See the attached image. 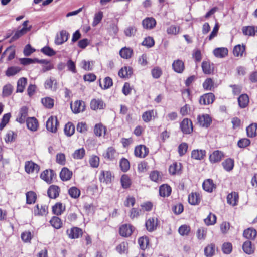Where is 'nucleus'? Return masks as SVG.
<instances>
[{
	"instance_id": "obj_28",
	"label": "nucleus",
	"mask_w": 257,
	"mask_h": 257,
	"mask_svg": "<svg viewBox=\"0 0 257 257\" xmlns=\"http://www.w3.org/2000/svg\"><path fill=\"white\" fill-rule=\"evenodd\" d=\"M28 115V109L26 107H22L19 112V116L17 118L16 120L20 123H24Z\"/></svg>"
},
{
	"instance_id": "obj_38",
	"label": "nucleus",
	"mask_w": 257,
	"mask_h": 257,
	"mask_svg": "<svg viewBox=\"0 0 257 257\" xmlns=\"http://www.w3.org/2000/svg\"><path fill=\"white\" fill-rule=\"evenodd\" d=\"M201 67L203 73L206 74H210L213 72V67H211L210 63L208 61H203Z\"/></svg>"
},
{
	"instance_id": "obj_12",
	"label": "nucleus",
	"mask_w": 257,
	"mask_h": 257,
	"mask_svg": "<svg viewBox=\"0 0 257 257\" xmlns=\"http://www.w3.org/2000/svg\"><path fill=\"white\" fill-rule=\"evenodd\" d=\"M142 24L144 29L150 30L155 27L156 21L153 17H147L142 21Z\"/></svg>"
},
{
	"instance_id": "obj_6",
	"label": "nucleus",
	"mask_w": 257,
	"mask_h": 257,
	"mask_svg": "<svg viewBox=\"0 0 257 257\" xmlns=\"http://www.w3.org/2000/svg\"><path fill=\"white\" fill-rule=\"evenodd\" d=\"M134 227L131 224H123L119 228V234L121 236L128 237L132 234Z\"/></svg>"
},
{
	"instance_id": "obj_39",
	"label": "nucleus",
	"mask_w": 257,
	"mask_h": 257,
	"mask_svg": "<svg viewBox=\"0 0 257 257\" xmlns=\"http://www.w3.org/2000/svg\"><path fill=\"white\" fill-rule=\"evenodd\" d=\"M149 243V239L146 236L140 237L138 239V244L142 250H144L147 247Z\"/></svg>"
},
{
	"instance_id": "obj_9",
	"label": "nucleus",
	"mask_w": 257,
	"mask_h": 257,
	"mask_svg": "<svg viewBox=\"0 0 257 257\" xmlns=\"http://www.w3.org/2000/svg\"><path fill=\"white\" fill-rule=\"evenodd\" d=\"M69 36V34L66 30H61L60 32V35L59 36L57 35L55 37V44L58 45L62 44L65 42L67 41Z\"/></svg>"
},
{
	"instance_id": "obj_1",
	"label": "nucleus",
	"mask_w": 257,
	"mask_h": 257,
	"mask_svg": "<svg viewBox=\"0 0 257 257\" xmlns=\"http://www.w3.org/2000/svg\"><path fill=\"white\" fill-rule=\"evenodd\" d=\"M180 128L183 134H190L193 130L191 120L188 118H184L180 123Z\"/></svg>"
},
{
	"instance_id": "obj_60",
	"label": "nucleus",
	"mask_w": 257,
	"mask_h": 257,
	"mask_svg": "<svg viewBox=\"0 0 257 257\" xmlns=\"http://www.w3.org/2000/svg\"><path fill=\"white\" fill-rule=\"evenodd\" d=\"M13 86L10 84L5 85L3 88V96L4 97H8L13 92Z\"/></svg>"
},
{
	"instance_id": "obj_54",
	"label": "nucleus",
	"mask_w": 257,
	"mask_h": 257,
	"mask_svg": "<svg viewBox=\"0 0 257 257\" xmlns=\"http://www.w3.org/2000/svg\"><path fill=\"white\" fill-rule=\"evenodd\" d=\"M50 222L52 226L56 229L61 228L62 224L61 219L57 216L53 217L50 220Z\"/></svg>"
},
{
	"instance_id": "obj_44",
	"label": "nucleus",
	"mask_w": 257,
	"mask_h": 257,
	"mask_svg": "<svg viewBox=\"0 0 257 257\" xmlns=\"http://www.w3.org/2000/svg\"><path fill=\"white\" fill-rule=\"evenodd\" d=\"M20 70L21 68L17 66L9 67L6 71V75L8 77L14 76L19 73Z\"/></svg>"
},
{
	"instance_id": "obj_46",
	"label": "nucleus",
	"mask_w": 257,
	"mask_h": 257,
	"mask_svg": "<svg viewBox=\"0 0 257 257\" xmlns=\"http://www.w3.org/2000/svg\"><path fill=\"white\" fill-rule=\"evenodd\" d=\"M26 203L28 204L34 203L36 200V194L33 191H29L26 193Z\"/></svg>"
},
{
	"instance_id": "obj_41",
	"label": "nucleus",
	"mask_w": 257,
	"mask_h": 257,
	"mask_svg": "<svg viewBox=\"0 0 257 257\" xmlns=\"http://www.w3.org/2000/svg\"><path fill=\"white\" fill-rule=\"evenodd\" d=\"M215 245L211 243L204 248V255L206 257H212L214 254Z\"/></svg>"
},
{
	"instance_id": "obj_52",
	"label": "nucleus",
	"mask_w": 257,
	"mask_h": 257,
	"mask_svg": "<svg viewBox=\"0 0 257 257\" xmlns=\"http://www.w3.org/2000/svg\"><path fill=\"white\" fill-rule=\"evenodd\" d=\"M149 177L150 179L154 182H159L162 180L160 172L157 170L151 172Z\"/></svg>"
},
{
	"instance_id": "obj_2",
	"label": "nucleus",
	"mask_w": 257,
	"mask_h": 257,
	"mask_svg": "<svg viewBox=\"0 0 257 257\" xmlns=\"http://www.w3.org/2000/svg\"><path fill=\"white\" fill-rule=\"evenodd\" d=\"M56 177V174L52 169H46L43 171L40 175V178L48 184L52 183Z\"/></svg>"
},
{
	"instance_id": "obj_10",
	"label": "nucleus",
	"mask_w": 257,
	"mask_h": 257,
	"mask_svg": "<svg viewBox=\"0 0 257 257\" xmlns=\"http://www.w3.org/2000/svg\"><path fill=\"white\" fill-rule=\"evenodd\" d=\"M25 170L28 174L33 173L35 171L38 173L40 170V166L32 161H26L25 164Z\"/></svg>"
},
{
	"instance_id": "obj_15",
	"label": "nucleus",
	"mask_w": 257,
	"mask_h": 257,
	"mask_svg": "<svg viewBox=\"0 0 257 257\" xmlns=\"http://www.w3.org/2000/svg\"><path fill=\"white\" fill-rule=\"evenodd\" d=\"M158 219L154 217L149 218L146 220L145 226L147 230L149 232H152L156 229L158 225Z\"/></svg>"
},
{
	"instance_id": "obj_24",
	"label": "nucleus",
	"mask_w": 257,
	"mask_h": 257,
	"mask_svg": "<svg viewBox=\"0 0 257 257\" xmlns=\"http://www.w3.org/2000/svg\"><path fill=\"white\" fill-rule=\"evenodd\" d=\"M172 189L167 184H163L159 187V194L161 196L168 197L171 194Z\"/></svg>"
},
{
	"instance_id": "obj_8",
	"label": "nucleus",
	"mask_w": 257,
	"mask_h": 257,
	"mask_svg": "<svg viewBox=\"0 0 257 257\" xmlns=\"http://www.w3.org/2000/svg\"><path fill=\"white\" fill-rule=\"evenodd\" d=\"M197 120L200 125L206 128L208 127L212 122L211 118L208 114L198 116Z\"/></svg>"
},
{
	"instance_id": "obj_61",
	"label": "nucleus",
	"mask_w": 257,
	"mask_h": 257,
	"mask_svg": "<svg viewBox=\"0 0 257 257\" xmlns=\"http://www.w3.org/2000/svg\"><path fill=\"white\" fill-rule=\"evenodd\" d=\"M94 132L96 136L100 137L103 133H105V127L101 124H97L95 125Z\"/></svg>"
},
{
	"instance_id": "obj_63",
	"label": "nucleus",
	"mask_w": 257,
	"mask_h": 257,
	"mask_svg": "<svg viewBox=\"0 0 257 257\" xmlns=\"http://www.w3.org/2000/svg\"><path fill=\"white\" fill-rule=\"evenodd\" d=\"M250 144V140L247 138H242L238 140L237 146L240 148H245Z\"/></svg>"
},
{
	"instance_id": "obj_56",
	"label": "nucleus",
	"mask_w": 257,
	"mask_h": 257,
	"mask_svg": "<svg viewBox=\"0 0 257 257\" xmlns=\"http://www.w3.org/2000/svg\"><path fill=\"white\" fill-rule=\"evenodd\" d=\"M69 195L73 198H77L80 195V191L76 187H72L68 190Z\"/></svg>"
},
{
	"instance_id": "obj_4",
	"label": "nucleus",
	"mask_w": 257,
	"mask_h": 257,
	"mask_svg": "<svg viewBox=\"0 0 257 257\" xmlns=\"http://www.w3.org/2000/svg\"><path fill=\"white\" fill-rule=\"evenodd\" d=\"M149 149L145 145H140L135 147L134 154L136 157L145 158L149 153Z\"/></svg>"
},
{
	"instance_id": "obj_5",
	"label": "nucleus",
	"mask_w": 257,
	"mask_h": 257,
	"mask_svg": "<svg viewBox=\"0 0 257 257\" xmlns=\"http://www.w3.org/2000/svg\"><path fill=\"white\" fill-rule=\"evenodd\" d=\"M215 96L212 93H207L200 96L199 103L201 105H209L213 102Z\"/></svg>"
},
{
	"instance_id": "obj_25",
	"label": "nucleus",
	"mask_w": 257,
	"mask_h": 257,
	"mask_svg": "<svg viewBox=\"0 0 257 257\" xmlns=\"http://www.w3.org/2000/svg\"><path fill=\"white\" fill-rule=\"evenodd\" d=\"M247 136L249 138H253L257 136V123H252L246 128Z\"/></svg>"
},
{
	"instance_id": "obj_7",
	"label": "nucleus",
	"mask_w": 257,
	"mask_h": 257,
	"mask_svg": "<svg viewBox=\"0 0 257 257\" xmlns=\"http://www.w3.org/2000/svg\"><path fill=\"white\" fill-rule=\"evenodd\" d=\"M66 233L69 238L71 239H76L79 238L83 234L82 230L78 227H74L70 230L67 229Z\"/></svg>"
},
{
	"instance_id": "obj_30",
	"label": "nucleus",
	"mask_w": 257,
	"mask_h": 257,
	"mask_svg": "<svg viewBox=\"0 0 257 257\" xmlns=\"http://www.w3.org/2000/svg\"><path fill=\"white\" fill-rule=\"evenodd\" d=\"M245 46L243 44L242 45L238 44L236 45L233 50V53L236 57L242 56L243 53H245Z\"/></svg>"
},
{
	"instance_id": "obj_29",
	"label": "nucleus",
	"mask_w": 257,
	"mask_h": 257,
	"mask_svg": "<svg viewBox=\"0 0 257 257\" xmlns=\"http://www.w3.org/2000/svg\"><path fill=\"white\" fill-rule=\"evenodd\" d=\"M228 49L224 47L217 48L213 50V54L216 57L224 58L228 54Z\"/></svg>"
},
{
	"instance_id": "obj_35",
	"label": "nucleus",
	"mask_w": 257,
	"mask_h": 257,
	"mask_svg": "<svg viewBox=\"0 0 257 257\" xmlns=\"http://www.w3.org/2000/svg\"><path fill=\"white\" fill-rule=\"evenodd\" d=\"M234 161L233 159L228 158L222 163L224 169L227 171H230L233 168Z\"/></svg>"
},
{
	"instance_id": "obj_50",
	"label": "nucleus",
	"mask_w": 257,
	"mask_h": 257,
	"mask_svg": "<svg viewBox=\"0 0 257 257\" xmlns=\"http://www.w3.org/2000/svg\"><path fill=\"white\" fill-rule=\"evenodd\" d=\"M119 166L121 170L124 172L127 171L130 167L128 160L124 158H123L120 160Z\"/></svg>"
},
{
	"instance_id": "obj_55",
	"label": "nucleus",
	"mask_w": 257,
	"mask_h": 257,
	"mask_svg": "<svg viewBox=\"0 0 257 257\" xmlns=\"http://www.w3.org/2000/svg\"><path fill=\"white\" fill-rule=\"evenodd\" d=\"M115 153V150L113 147H110L107 148L106 153L103 154V156L105 158L112 160L114 158Z\"/></svg>"
},
{
	"instance_id": "obj_3",
	"label": "nucleus",
	"mask_w": 257,
	"mask_h": 257,
	"mask_svg": "<svg viewBox=\"0 0 257 257\" xmlns=\"http://www.w3.org/2000/svg\"><path fill=\"white\" fill-rule=\"evenodd\" d=\"M59 126V122L55 116H51L47 120L46 124V128L52 133H56Z\"/></svg>"
},
{
	"instance_id": "obj_26",
	"label": "nucleus",
	"mask_w": 257,
	"mask_h": 257,
	"mask_svg": "<svg viewBox=\"0 0 257 257\" xmlns=\"http://www.w3.org/2000/svg\"><path fill=\"white\" fill-rule=\"evenodd\" d=\"M72 176V172L70 171L67 168H63L62 169L60 173V177L63 181H66L70 180Z\"/></svg>"
},
{
	"instance_id": "obj_16",
	"label": "nucleus",
	"mask_w": 257,
	"mask_h": 257,
	"mask_svg": "<svg viewBox=\"0 0 257 257\" xmlns=\"http://www.w3.org/2000/svg\"><path fill=\"white\" fill-rule=\"evenodd\" d=\"M112 174L109 171L102 170L100 172L99 180L100 182L108 184L111 183L112 180Z\"/></svg>"
},
{
	"instance_id": "obj_27",
	"label": "nucleus",
	"mask_w": 257,
	"mask_h": 257,
	"mask_svg": "<svg viewBox=\"0 0 257 257\" xmlns=\"http://www.w3.org/2000/svg\"><path fill=\"white\" fill-rule=\"evenodd\" d=\"M238 103L241 108H245L249 103V97L246 94H242L238 98Z\"/></svg>"
},
{
	"instance_id": "obj_14",
	"label": "nucleus",
	"mask_w": 257,
	"mask_h": 257,
	"mask_svg": "<svg viewBox=\"0 0 257 257\" xmlns=\"http://www.w3.org/2000/svg\"><path fill=\"white\" fill-rule=\"evenodd\" d=\"M224 157L222 152L215 150L209 156V160L211 163H215L220 162Z\"/></svg>"
},
{
	"instance_id": "obj_40",
	"label": "nucleus",
	"mask_w": 257,
	"mask_h": 257,
	"mask_svg": "<svg viewBox=\"0 0 257 257\" xmlns=\"http://www.w3.org/2000/svg\"><path fill=\"white\" fill-rule=\"evenodd\" d=\"M120 182L122 187L124 189H127L131 186V180L127 175L124 174L122 175L120 178Z\"/></svg>"
},
{
	"instance_id": "obj_58",
	"label": "nucleus",
	"mask_w": 257,
	"mask_h": 257,
	"mask_svg": "<svg viewBox=\"0 0 257 257\" xmlns=\"http://www.w3.org/2000/svg\"><path fill=\"white\" fill-rule=\"evenodd\" d=\"M190 231L189 226L184 224L179 227L178 229V232L182 236L187 235Z\"/></svg>"
},
{
	"instance_id": "obj_64",
	"label": "nucleus",
	"mask_w": 257,
	"mask_h": 257,
	"mask_svg": "<svg viewBox=\"0 0 257 257\" xmlns=\"http://www.w3.org/2000/svg\"><path fill=\"white\" fill-rule=\"evenodd\" d=\"M155 41L154 39L150 36L146 37L142 43V45L145 46L148 48H151L153 47Z\"/></svg>"
},
{
	"instance_id": "obj_23",
	"label": "nucleus",
	"mask_w": 257,
	"mask_h": 257,
	"mask_svg": "<svg viewBox=\"0 0 257 257\" xmlns=\"http://www.w3.org/2000/svg\"><path fill=\"white\" fill-rule=\"evenodd\" d=\"M238 201V194L235 192L228 194L227 196V202L228 204L234 206L237 204Z\"/></svg>"
},
{
	"instance_id": "obj_19",
	"label": "nucleus",
	"mask_w": 257,
	"mask_h": 257,
	"mask_svg": "<svg viewBox=\"0 0 257 257\" xmlns=\"http://www.w3.org/2000/svg\"><path fill=\"white\" fill-rule=\"evenodd\" d=\"M133 68L130 66H124L118 72V75L121 78L130 77L133 74Z\"/></svg>"
},
{
	"instance_id": "obj_37",
	"label": "nucleus",
	"mask_w": 257,
	"mask_h": 257,
	"mask_svg": "<svg viewBox=\"0 0 257 257\" xmlns=\"http://www.w3.org/2000/svg\"><path fill=\"white\" fill-rule=\"evenodd\" d=\"M133 50L130 48H122L119 51L120 56L124 59L130 58L133 54Z\"/></svg>"
},
{
	"instance_id": "obj_48",
	"label": "nucleus",
	"mask_w": 257,
	"mask_h": 257,
	"mask_svg": "<svg viewBox=\"0 0 257 257\" xmlns=\"http://www.w3.org/2000/svg\"><path fill=\"white\" fill-rule=\"evenodd\" d=\"M204 221L207 225H213L216 222V216L215 214L210 213L207 218L204 219Z\"/></svg>"
},
{
	"instance_id": "obj_53",
	"label": "nucleus",
	"mask_w": 257,
	"mask_h": 257,
	"mask_svg": "<svg viewBox=\"0 0 257 257\" xmlns=\"http://www.w3.org/2000/svg\"><path fill=\"white\" fill-rule=\"evenodd\" d=\"M113 85L112 79L109 77H106L104 79V86L101 84L100 79L99 80V86L103 89H107L109 88Z\"/></svg>"
},
{
	"instance_id": "obj_21",
	"label": "nucleus",
	"mask_w": 257,
	"mask_h": 257,
	"mask_svg": "<svg viewBox=\"0 0 257 257\" xmlns=\"http://www.w3.org/2000/svg\"><path fill=\"white\" fill-rule=\"evenodd\" d=\"M105 106V104L101 99H93L90 102V107L94 110L103 109Z\"/></svg>"
},
{
	"instance_id": "obj_47",
	"label": "nucleus",
	"mask_w": 257,
	"mask_h": 257,
	"mask_svg": "<svg viewBox=\"0 0 257 257\" xmlns=\"http://www.w3.org/2000/svg\"><path fill=\"white\" fill-rule=\"evenodd\" d=\"M64 131L67 136H71L74 133L75 126L72 123L68 122L65 125Z\"/></svg>"
},
{
	"instance_id": "obj_22",
	"label": "nucleus",
	"mask_w": 257,
	"mask_h": 257,
	"mask_svg": "<svg viewBox=\"0 0 257 257\" xmlns=\"http://www.w3.org/2000/svg\"><path fill=\"white\" fill-rule=\"evenodd\" d=\"M44 85L46 89H51L53 91H56L57 89V82L53 77H50L49 79L46 80Z\"/></svg>"
},
{
	"instance_id": "obj_49",
	"label": "nucleus",
	"mask_w": 257,
	"mask_h": 257,
	"mask_svg": "<svg viewBox=\"0 0 257 257\" xmlns=\"http://www.w3.org/2000/svg\"><path fill=\"white\" fill-rule=\"evenodd\" d=\"M93 62L90 61H86L83 60L81 62L80 67L86 71H91L92 70Z\"/></svg>"
},
{
	"instance_id": "obj_31",
	"label": "nucleus",
	"mask_w": 257,
	"mask_h": 257,
	"mask_svg": "<svg viewBox=\"0 0 257 257\" xmlns=\"http://www.w3.org/2000/svg\"><path fill=\"white\" fill-rule=\"evenodd\" d=\"M203 189L208 192H212L213 188H215L212 180L209 179L205 180L202 184Z\"/></svg>"
},
{
	"instance_id": "obj_17",
	"label": "nucleus",
	"mask_w": 257,
	"mask_h": 257,
	"mask_svg": "<svg viewBox=\"0 0 257 257\" xmlns=\"http://www.w3.org/2000/svg\"><path fill=\"white\" fill-rule=\"evenodd\" d=\"M26 122L27 128L29 130L33 132L37 131L38 127V122L36 118L34 117L28 118Z\"/></svg>"
},
{
	"instance_id": "obj_51",
	"label": "nucleus",
	"mask_w": 257,
	"mask_h": 257,
	"mask_svg": "<svg viewBox=\"0 0 257 257\" xmlns=\"http://www.w3.org/2000/svg\"><path fill=\"white\" fill-rule=\"evenodd\" d=\"M85 154V151L84 148L78 149L74 151L72 157L75 159H82Z\"/></svg>"
},
{
	"instance_id": "obj_32",
	"label": "nucleus",
	"mask_w": 257,
	"mask_h": 257,
	"mask_svg": "<svg viewBox=\"0 0 257 257\" xmlns=\"http://www.w3.org/2000/svg\"><path fill=\"white\" fill-rule=\"evenodd\" d=\"M243 235L247 239H254L256 236V231L254 229L248 228L244 231Z\"/></svg>"
},
{
	"instance_id": "obj_33",
	"label": "nucleus",
	"mask_w": 257,
	"mask_h": 257,
	"mask_svg": "<svg viewBox=\"0 0 257 257\" xmlns=\"http://www.w3.org/2000/svg\"><path fill=\"white\" fill-rule=\"evenodd\" d=\"M27 83V79L25 77L20 78L17 81L16 92L22 93Z\"/></svg>"
},
{
	"instance_id": "obj_11",
	"label": "nucleus",
	"mask_w": 257,
	"mask_h": 257,
	"mask_svg": "<svg viewBox=\"0 0 257 257\" xmlns=\"http://www.w3.org/2000/svg\"><path fill=\"white\" fill-rule=\"evenodd\" d=\"M60 192V188L59 186L52 185L50 186L47 190V194L50 198L55 199L59 195Z\"/></svg>"
},
{
	"instance_id": "obj_43",
	"label": "nucleus",
	"mask_w": 257,
	"mask_h": 257,
	"mask_svg": "<svg viewBox=\"0 0 257 257\" xmlns=\"http://www.w3.org/2000/svg\"><path fill=\"white\" fill-rule=\"evenodd\" d=\"M137 31V28L134 25L129 26L124 30V33L127 37H134Z\"/></svg>"
},
{
	"instance_id": "obj_42",
	"label": "nucleus",
	"mask_w": 257,
	"mask_h": 257,
	"mask_svg": "<svg viewBox=\"0 0 257 257\" xmlns=\"http://www.w3.org/2000/svg\"><path fill=\"white\" fill-rule=\"evenodd\" d=\"M242 249L244 252L248 254H251L254 252V248L252 247L250 241H246L242 245Z\"/></svg>"
},
{
	"instance_id": "obj_45",
	"label": "nucleus",
	"mask_w": 257,
	"mask_h": 257,
	"mask_svg": "<svg viewBox=\"0 0 257 257\" xmlns=\"http://www.w3.org/2000/svg\"><path fill=\"white\" fill-rule=\"evenodd\" d=\"M242 30L244 35L249 36H254L256 31L255 27L253 26L243 27Z\"/></svg>"
},
{
	"instance_id": "obj_57",
	"label": "nucleus",
	"mask_w": 257,
	"mask_h": 257,
	"mask_svg": "<svg viewBox=\"0 0 257 257\" xmlns=\"http://www.w3.org/2000/svg\"><path fill=\"white\" fill-rule=\"evenodd\" d=\"M41 52L44 54L51 57L56 54V52L48 46H46L41 49Z\"/></svg>"
},
{
	"instance_id": "obj_59",
	"label": "nucleus",
	"mask_w": 257,
	"mask_h": 257,
	"mask_svg": "<svg viewBox=\"0 0 257 257\" xmlns=\"http://www.w3.org/2000/svg\"><path fill=\"white\" fill-rule=\"evenodd\" d=\"M41 102L46 108L51 109L54 106V100L50 97L42 98Z\"/></svg>"
},
{
	"instance_id": "obj_13",
	"label": "nucleus",
	"mask_w": 257,
	"mask_h": 257,
	"mask_svg": "<svg viewBox=\"0 0 257 257\" xmlns=\"http://www.w3.org/2000/svg\"><path fill=\"white\" fill-rule=\"evenodd\" d=\"M206 152L205 150L194 149L191 152V157L197 160H203L206 156Z\"/></svg>"
},
{
	"instance_id": "obj_34",
	"label": "nucleus",
	"mask_w": 257,
	"mask_h": 257,
	"mask_svg": "<svg viewBox=\"0 0 257 257\" xmlns=\"http://www.w3.org/2000/svg\"><path fill=\"white\" fill-rule=\"evenodd\" d=\"M65 207L63 205L62 203L58 202L56 203L52 207V212L56 215H61L65 210Z\"/></svg>"
},
{
	"instance_id": "obj_62",
	"label": "nucleus",
	"mask_w": 257,
	"mask_h": 257,
	"mask_svg": "<svg viewBox=\"0 0 257 257\" xmlns=\"http://www.w3.org/2000/svg\"><path fill=\"white\" fill-rule=\"evenodd\" d=\"M188 148V145L186 143H182L178 147V152L180 156H182L187 152Z\"/></svg>"
},
{
	"instance_id": "obj_20",
	"label": "nucleus",
	"mask_w": 257,
	"mask_h": 257,
	"mask_svg": "<svg viewBox=\"0 0 257 257\" xmlns=\"http://www.w3.org/2000/svg\"><path fill=\"white\" fill-rule=\"evenodd\" d=\"M188 202L192 205L199 204L200 202L199 194L197 192H192L188 195Z\"/></svg>"
},
{
	"instance_id": "obj_36",
	"label": "nucleus",
	"mask_w": 257,
	"mask_h": 257,
	"mask_svg": "<svg viewBox=\"0 0 257 257\" xmlns=\"http://www.w3.org/2000/svg\"><path fill=\"white\" fill-rule=\"evenodd\" d=\"M214 82L211 78H207L203 83V88L205 90L212 91L214 89Z\"/></svg>"
},
{
	"instance_id": "obj_18",
	"label": "nucleus",
	"mask_w": 257,
	"mask_h": 257,
	"mask_svg": "<svg viewBox=\"0 0 257 257\" xmlns=\"http://www.w3.org/2000/svg\"><path fill=\"white\" fill-rule=\"evenodd\" d=\"M72 111L75 113H79L84 110V102L82 101H76L73 104H71Z\"/></svg>"
}]
</instances>
